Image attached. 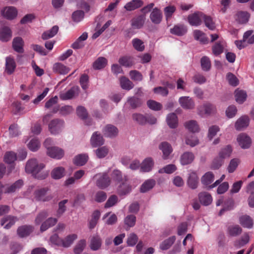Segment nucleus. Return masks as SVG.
<instances>
[{"mask_svg":"<svg viewBox=\"0 0 254 254\" xmlns=\"http://www.w3.org/2000/svg\"><path fill=\"white\" fill-rule=\"evenodd\" d=\"M132 44L133 48L138 51L142 52L144 50L143 42L138 38L133 39Z\"/></svg>","mask_w":254,"mask_h":254,"instance_id":"nucleus-62","label":"nucleus"},{"mask_svg":"<svg viewBox=\"0 0 254 254\" xmlns=\"http://www.w3.org/2000/svg\"><path fill=\"white\" fill-rule=\"evenodd\" d=\"M226 232L228 236L236 237L242 233L243 229L239 225H231L228 227Z\"/></svg>","mask_w":254,"mask_h":254,"instance_id":"nucleus-12","label":"nucleus"},{"mask_svg":"<svg viewBox=\"0 0 254 254\" xmlns=\"http://www.w3.org/2000/svg\"><path fill=\"white\" fill-rule=\"evenodd\" d=\"M142 4V2L140 0H132L125 5V8L128 11H131L140 7Z\"/></svg>","mask_w":254,"mask_h":254,"instance_id":"nucleus-47","label":"nucleus"},{"mask_svg":"<svg viewBox=\"0 0 254 254\" xmlns=\"http://www.w3.org/2000/svg\"><path fill=\"white\" fill-rule=\"evenodd\" d=\"M250 241V236L248 233H245L240 239L236 240L234 242V246L237 248H240L247 244Z\"/></svg>","mask_w":254,"mask_h":254,"instance_id":"nucleus-37","label":"nucleus"},{"mask_svg":"<svg viewBox=\"0 0 254 254\" xmlns=\"http://www.w3.org/2000/svg\"><path fill=\"white\" fill-rule=\"evenodd\" d=\"M90 143L93 147L102 146L104 143L103 136L98 131L94 132L91 137Z\"/></svg>","mask_w":254,"mask_h":254,"instance_id":"nucleus-9","label":"nucleus"},{"mask_svg":"<svg viewBox=\"0 0 254 254\" xmlns=\"http://www.w3.org/2000/svg\"><path fill=\"white\" fill-rule=\"evenodd\" d=\"M194 159V154L190 152H185L180 158V162L182 165H186L191 163Z\"/></svg>","mask_w":254,"mask_h":254,"instance_id":"nucleus-24","label":"nucleus"},{"mask_svg":"<svg viewBox=\"0 0 254 254\" xmlns=\"http://www.w3.org/2000/svg\"><path fill=\"white\" fill-rule=\"evenodd\" d=\"M109 151V148L104 146L97 148L95 151V152L97 157L101 159L105 157L108 155Z\"/></svg>","mask_w":254,"mask_h":254,"instance_id":"nucleus-54","label":"nucleus"},{"mask_svg":"<svg viewBox=\"0 0 254 254\" xmlns=\"http://www.w3.org/2000/svg\"><path fill=\"white\" fill-rule=\"evenodd\" d=\"M59 31V27L57 25L54 26L51 29L44 32L42 35V38L43 40H47L53 37L56 35Z\"/></svg>","mask_w":254,"mask_h":254,"instance_id":"nucleus-42","label":"nucleus"},{"mask_svg":"<svg viewBox=\"0 0 254 254\" xmlns=\"http://www.w3.org/2000/svg\"><path fill=\"white\" fill-rule=\"evenodd\" d=\"M159 148L162 152V157L164 159H168L169 156L173 151V148L171 144L166 141L161 142L159 145Z\"/></svg>","mask_w":254,"mask_h":254,"instance_id":"nucleus-13","label":"nucleus"},{"mask_svg":"<svg viewBox=\"0 0 254 254\" xmlns=\"http://www.w3.org/2000/svg\"><path fill=\"white\" fill-rule=\"evenodd\" d=\"M86 245V241L84 239L79 240L76 244L73 249L74 253L75 254H80L84 250Z\"/></svg>","mask_w":254,"mask_h":254,"instance_id":"nucleus-57","label":"nucleus"},{"mask_svg":"<svg viewBox=\"0 0 254 254\" xmlns=\"http://www.w3.org/2000/svg\"><path fill=\"white\" fill-rule=\"evenodd\" d=\"M16 63L14 59L11 56L7 57L5 58V71L8 74H11L16 68Z\"/></svg>","mask_w":254,"mask_h":254,"instance_id":"nucleus-17","label":"nucleus"},{"mask_svg":"<svg viewBox=\"0 0 254 254\" xmlns=\"http://www.w3.org/2000/svg\"><path fill=\"white\" fill-rule=\"evenodd\" d=\"M94 178L96 179V185L99 189H104L110 184V179L106 173L96 174Z\"/></svg>","mask_w":254,"mask_h":254,"instance_id":"nucleus-4","label":"nucleus"},{"mask_svg":"<svg viewBox=\"0 0 254 254\" xmlns=\"http://www.w3.org/2000/svg\"><path fill=\"white\" fill-rule=\"evenodd\" d=\"M180 106L184 109L191 110L194 108L195 103L193 100L189 96H182L179 99Z\"/></svg>","mask_w":254,"mask_h":254,"instance_id":"nucleus-7","label":"nucleus"},{"mask_svg":"<svg viewBox=\"0 0 254 254\" xmlns=\"http://www.w3.org/2000/svg\"><path fill=\"white\" fill-rule=\"evenodd\" d=\"M24 42L21 37H17L13 39L12 47L13 49L17 52L22 53L24 52L23 48Z\"/></svg>","mask_w":254,"mask_h":254,"instance_id":"nucleus-27","label":"nucleus"},{"mask_svg":"<svg viewBox=\"0 0 254 254\" xmlns=\"http://www.w3.org/2000/svg\"><path fill=\"white\" fill-rule=\"evenodd\" d=\"M49 190L48 188H41L36 189L33 193L34 199L38 201L47 202L50 201L53 196L51 195H47Z\"/></svg>","mask_w":254,"mask_h":254,"instance_id":"nucleus-3","label":"nucleus"},{"mask_svg":"<svg viewBox=\"0 0 254 254\" xmlns=\"http://www.w3.org/2000/svg\"><path fill=\"white\" fill-rule=\"evenodd\" d=\"M88 156L85 154H79L76 156L73 160L74 163L78 166H82L87 161Z\"/></svg>","mask_w":254,"mask_h":254,"instance_id":"nucleus-51","label":"nucleus"},{"mask_svg":"<svg viewBox=\"0 0 254 254\" xmlns=\"http://www.w3.org/2000/svg\"><path fill=\"white\" fill-rule=\"evenodd\" d=\"M88 37L86 32H84L71 45L74 49H81L84 46L83 41L86 40Z\"/></svg>","mask_w":254,"mask_h":254,"instance_id":"nucleus-32","label":"nucleus"},{"mask_svg":"<svg viewBox=\"0 0 254 254\" xmlns=\"http://www.w3.org/2000/svg\"><path fill=\"white\" fill-rule=\"evenodd\" d=\"M33 228L31 226H22L19 227L17 230L18 235L21 238L26 237L33 231Z\"/></svg>","mask_w":254,"mask_h":254,"instance_id":"nucleus-33","label":"nucleus"},{"mask_svg":"<svg viewBox=\"0 0 254 254\" xmlns=\"http://www.w3.org/2000/svg\"><path fill=\"white\" fill-rule=\"evenodd\" d=\"M45 167L44 164L39 163L36 159L28 160L25 166V171L28 173L32 174L35 178L44 179L48 175L47 171H43Z\"/></svg>","mask_w":254,"mask_h":254,"instance_id":"nucleus-1","label":"nucleus"},{"mask_svg":"<svg viewBox=\"0 0 254 254\" xmlns=\"http://www.w3.org/2000/svg\"><path fill=\"white\" fill-rule=\"evenodd\" d=\"M153 164L152 159L147 158L142 162L140 170L144 172H149L152 169Z\"/></svg>","mask_w":254,"mask_h":254,"instance_id":"nucleus-38","label":"nucleus"},{"mask_svg":"<svg viewBox=\"0 0 254 254\" xmlns=\"http://www.w3.org/2000/svg\"><path fill=\"white\" fill-rule=\"evenodd\" d=\"M107 60L104 57L98 58L93 64V67L95 69H101L105 67Z\"/></svg>","mask_w":254,"mask_h":254,"instance_id":"nucleus-49","label":"nucleus"},{"mask_svg":"<svg viewBox=\"0 0 254 254\" xmlns=\"http://www.w3.org/2000/svg\"><path fill=\"white\" fill-rule=\"evenodd\" d=\"M239 145L243 149L250 147L252 141L250 137L245 133H241L237 137Z\"/></svg>","mask_w":254,"mask_h":254,"instance_id":"nucleus-14","label":"nucleus"},{"mask_svg":"<svg viewBox=\"0 0 254 254\" xmlns=\"http://www.w3.org/2000/svg\"><path fill=\"white\" fill-rule=\"evenodd\" d=\"M166 121L170 128H174L177 127L178 118L176 114L170 113L168 114L166 118Z\"/></svg>","mask_w":254,"mask_h":254,"instance_id":"nucleus-39","label":"nucleus"},{"mask_svg":"<svg viewBox=\"0 0 254 254\" xmlns=\"http://www.w3.org/2000/svg\"><path fill=\"white\" fill-rule=\"evenodd\" d=\"M104 135L110 138L115 137L118 135L119 130L114 125L109 124L106 125L102 130Z\"/></svg>","mask_w":254,"mask_h":254,"instance_id":"nucleus-8","label":"nucleus"},{"mask_svg":"<svg viewBox=\"0 0 254 254\" xmlns=\"http://www.w3.org/2000/svg\"><path fill=\"white\" fill-rule=\"evenodd\" d=\"M145 17L143 15H140L132 21V26L135 28H140L144 24Z\"/></svg>","mask_w":254,"mask_h":254,"instance_id":"nucleus-58","label":"nucleus"},{"mask_svg":"<svg viewBox=\"0 0 254 254\" xmlns=\"http://www.w3.org/2000/svg\"><path fill=\"white\" fill-rule=\"evenodd\" d=\"M78 94V89L76 87H72L67 91L60 93L59 96L63 100H66L72 99Z\"/></svg>","mask_w":254,"mask_h":254,"instance_id":"nucleus-20","label":"nucleus"},{"mask_svg":"<svg viewBox=\"0 0 254 254\" xmlns=\"http://www.w3.org/2000/svg\"><path fill=\"white\" fill-rule=\"evenodd\" d=\"M133 120L139 125L146 124L145 116L140 113H134L132 115Z\"/></svg>","mask_w":254,"mask_h":254,"instance_id":"nucleus-60","label":"nucleus"},{"mask_svg":"<svg viewBox=\"0 0 254 254\" xmlns=\"http://www.w3.org/2000/svg\"><path fill=\"white\" fill-rule=\"evenodd\" d=\"M120 85L123 89L127 90H129L134 87L133 83L128 78L125 76L120 78Z\"/></svg>","mask_w":254,"mask_h":254,"instance_id":"nucleus-43","label":"nucleus"},{"mask_svg":"<svg viewBox=\"0 0 254 254\" xmlns=\"http://www.w3.org/2000/svg\"><path fill=\"white\" fill-rule=\"evenodd\" d=\"M231 152V147L229 145H227V146L221 149V150L219 153L218 156H219L223 160H224V159L230 157Z\"/></svg>","mask_w":254,"mask_h":254,"instance_id":"nucleus-63","label":"nucleus"},{"mask_svg":"<svg viewBox=\"0 0 254 254\" xmlns=\"http://www.w3.org/2000/svg\"><path fill=\"white\" fill-rule=\"evenodd\" d=\"M249 124V119L248 116H244L239 118L235 123V127L236 130H241L246 128Z\"/></svg>","mask_w":254,"mask_h":254,"instance_id":"nucleus-21","label":"nucleus"},{"mask_svg":"<svg viewBox=\"0 0 254 254\" xmlns=\"http://www.w3.org/2000/svg\"><path fill=\"white\" fill-rule=\"evenodd\" d=\"M111 178L113 181L118 183L127 182L128 180L126 175H123L121 171L117 169L113 171Z\"/></svg>","mask_w":254,"mask_h":254,"instance_id":"nucleus-19","label":"nucleus"},{"mask_svg":"<svg viewBox=\"0 0 254 254\" xmlns=\"http://www.w3.org/2000/svg\"><path fill=\"white\" fill-rule=\"evenodd\" d=\"M136 217L132 214L127 216L124 219L125 228L128 229L133 227L135 224Z\"/></svg>","mask_w":254,"mask_h":254,"instance_id":"nucleus-52","label":"nucleus"},{"mask_svg":"<svg viewBox=\"0 0 254 254\" xmlns=\"http://www.w3.org/2000/svg\"><path fill=\"white\" fill-rule=\"evenodd\" d=\"M250 14L247 11H238L236 15V20L240 23H246L249 20Z\"/></svg>","mask_w":254,"mask_h":254,"instance_id":"nucleus-40","label":"nucleus"},{"mask_svg":"<svg viewBox=\"0 0 254 254\" xmlns=\"http://www.w3.org/2000/svg\"><path fill=\"white\" fill-rule=\"evenodd\" d=\"M198 113L200 115H209L214 113L216 111V108L210 104H206L200 106L198 108Z\"/></svg>","mask_w":254,"mask_h":254,"instance_id":"nucleus-16","label":"nucleus"},{"mask_svg":"<svg viewBox=\"0 0 254 254\" xmlns=\"http://www.w3.org/2000/svg\"><path fill=\"white\" fill-rule=\"evenodd\" d=\"M58 222V220L56 218L50 217L43 222L40 227V231L44 232L48 228L54 226Z\"/></svg>","mask_w":254,"mask_h":254,"instance_id":"nucleus-31","label":"nucleus"},{"mask_svg":"<svg viewBox=\"0 0 254 254\" xmlns=\"http://www.w3.org/2000/svg\"><path fill=\"white\" fill-rule=\"evenodd\" d=\"M127 103L131 108L134 109L141 106L142 101L138 98L131 97L127 99Z\"/></svg>","mask_w":254,"mask_h":254,"instance_id":"nucleus-50","label":"nucleus"},{"mask_svg":"<svg viewBox=\"0 0 254 254\" xmlns=\"http://www.w3.org/2000/svg\"><path fill=\"white\" fill-rule=\"evenodd\" d=\"M214 180V175L212 172H207L201 178V184L208 189V186Z\"/></svg>","mask_w":254,"mask_h":254,"instance_id":"nucleus-23","label":"nucleus"},{"mask_svg":"<svg viewBox=\"0 0 254 254\" xmlns=\"http://www.w3.org/2000/svg\"><path fill=\"white\" fill-rule=\"evenodd\" d=\"M185 127L190 131L192 132L199 131V127L197 122L194 120H190L185 123Z\"/></svg>","mask_w":254,"mask_h":254,"instance_id":"nucleus-53","label":"nucleus"},{"mask_svg":"<svg viewBox=\"0 0 254 254\" xmlns=\"http://www.w3.org/2000/svg\"><path fill=\"white\" fill-rule=\"evenodd\" d=\"M203 16L204 14L201 12H194L189 15L188 22L191 26H198L201 24Z\"/></svg>","mask_w":254,"mask_h":254,"instance_id":"nucleus-6","label":"nucleus"},{"mask_svg":"<svg viewBox=\"0 0 254 254\" xmlns=\"http://www.w3.org/2000/svg\"><path fill=\"white\" fill-rule=\"evenodd\" d=\"M1 13L7 19L11 20L16 17L17 11L14 7L8 6L1 10Z\"/></svg>","mask_w":254,"mask_h":254,"instance_id":"nucleus-15","label":"nucleus"},{"mask_svg":"<svg viewBox=\"0 0 254 254\" xmlns=\"http://www.w3.org/2000/svg\"><path fill=\"white\" fill-rule=\"evenodd\" d=\"M11 37V31L8 27H4L0 29V40L6 42Z\"/></svg>","mask_w":254,"mask_h":254,"instance_id":"nucleus-34","label":"nucleus"},{"mask_svg":"<svg viewBox=\"0 0 254 254\" xmlns=\"http://www.w3.org/2000/svg\"><path fill=\"white\" fill-rule=\"evenodd\" d=\"M64 125V122L63 120L58 119H54L49 124V129L51 133L56 134L61 131Z\"/></svg>","mask_w":254,"mask_h":254,"instance_id":"nucleus-5","label":"nucleus"},{"mask_svg":"<svg viewBox=\"0 0 254 254\" xmlns=\"http://www.w3.org/2000/svg\"><path fill=\"white\" fill-rule=\"evenodd\" d=\"M23 181L21 180L16 181L14 183L7 187L5 193H13L18 190L23 186Z\"/></svg>","mask_w":254,"mask_h":254,"instance_id":"nucleus-46","label":"nucleus"},{"mask_svg":"<svg viewBox=\"0 0 254 254\" xmlns=\"http://www.w3.org/2000/svg\"><path fill=\"white\" fill-rule=\"evenodd\" d=\"M235 97L236 102L242 104L246 100L247 95L246 91L237 89L235 91Z\"/></svg>","mask_w":254,"mask_h":254,"instance_id":"nucleus-44","label":"nucleus"},{"mask_svg":"<svg viewBox=\"0 0 254 254\" xmlns=\"http://www.w3.org/2000/svg\"><path fill=\"white\" fill-rule=\"evenodd\" d=\"M51 138H47L44 142V145L47 149V154L52 158L60 159L64 155V150L57 146H51L53 144Z\"/></svg>","mask_w":254,"mask_h":254,"instance_id":"nucleus-2","label":"nucleus"},{"mask_svg":"<svg viewBox=\"0 0 254 254\" xmlns=\"http://www.w3.org/2000/svg\"><path fill=\"white\" fill-rule=\"evenodd\" d=\"M131 190V187L126 182L121 183L117 189V192L120 195H125L129 193Z\"/></svg>","mask_w":254,"mask_h":254,"instance_id":"nucleus-25","label":"nucleus"},{"mask_svg":"<svg viewBox=\"0 0 254 254\" xmlns=\"http://www.w3.org/2000/svg\"><path fill=\"white\" fill-rule=\"evenodd\" d=\"M119 63L123 66L130 67L134 64V62L131 57L125 56L119 59Z\"/></svg>","mask_w":254,"mask_h":254,"instance_id":"nucleus-56","label":"nucleus"},{"mask_svg":"<svg viewBox=\"0 0 254 254\" xmlns=\"http://www.w3.org/2000/svg\"><path fill=\"white\" fill-rule=\"evenodd\" d=\"M39 141L36 138L32 139L28 144L29 149L32 151H37L40 147Z\"/></svg>","mask_w":254,"mask_h":254,"instance_id":"nucleus-64","label":"nucleus"},{"mask_svg":"<svg viewBox=\"0 0 254 254\" xmlns=\"http://www.w3.org/2000/svg\"><path fill=\"white\" fill-rule=\"evenodd\" d=\"M200 202L204 205H208L211 203L212 198L210 193L207 192H202L198 194Z\"/></svg>","mask_w":254,"mask_h":254,"instance_id":"nucleus-29","label":"nucleus"},{"mask_svg":"<svg viewBox=\"0 0 254 254\" xmlns=\"http://www.w3.org/2000/svg\"><path fill=\"white\" fill-rule=\"evenodd\" d=\"M150 18L154 23L159 24L160 23L162 18V15L160 10L156 7L154 8L150 14Z\"/></svg>","mask_w":254,"mask_h":254,"instance_id":"nucleus-30","label":"nucleus"},{"mask_svg":"<svg viewBox=\"0 0 254 254\" xmlns=\"http://www.w3.org/2000/svg\"><path fill=\"white\" fill-rule=\"evenodd\" d=\"M77 238V235L75 234H69L62 239V246L64 248L69 247Z\"/></svg>","mask_w":254,"mask_h":254,"instance_id":"nucleus-35","label":"nucleus"},{"mask_svg":"<svg viewBox=\"0 0 254 254\" xmlns=\"http://www.w3.org/2000/svg\"><path fill=\"white\" fill-rule=\"evenodd\" d=\"M53 70L54 72L56 73L61 74H65L69 72L70 69L62 63H57L54 64Z\"/></svg>","mask_w":254,"mask_h":254,"instance_id":"nucleus-28","label":"nucleus"},{"mask_svg":"<svg viewBox=\"0 0 254 254\" xmlns=\"http://www.w3.org/2000/svg\"><path fill=\"white\" fill-rule=\"evenodd\" d=\"M102 244L101 237L98 235H95L90 240L89 247L91 250L96 251L101 249Z\"/></svg>","mask_w":254,"mask_h":254,"instance_id":"nucleus-10","label":"nucleus"},{"mask_svg":"<svg viewBox=\"0 0 254 254\" xmlns=\"http://www.w3.org/2000/svg\"><path fill=\"white\" fill-rule=\"evenodd\" d=\"M51 175L54 179H60L65 175V169L63 167H56L52 171Z\"/></svg>","mask_w":254,"mask_h":254,"instance_id":"nucleus-36","label":"nucleus"},{"mask_svg":"<svg viewBox=\"0 0 254 254\" xmlns=\"http://www.w3.org/2000/svg\"><path fill=\"white\" fill-rule=\"evenodd\" d=\"M100 216V212L98 211H95L92 215L91 220H90L88 224V227L90 229H93L97 225L98 220Z\"/></svg>","mask_w":254,"mask_h":254,"instance_id":"nucleus-48","label":"nucleus"},{"mask_svg":"<svg viewBox=\"0 0 254 254\" xmlns=\"http://www.w3.org/2000/svg\"><path fill=\"white\" fill-rule=\"evenodd\" d=\"M176 240L175 236H172L164 241L160 245V249L162 250H168L170 248Z\"/></svg>","mask_w":254,"mask_h":254,"instance_id":"nucleus-55","label":"nucleus"},{"mask_svg":"<svg viewBox=\"0 0 254 254\" xmlns=\"http://www.w3.org/2000/svg\"><path fill=\"white\" fill-rule=\"evenodd\" d=\"M188 31L187 27L184 24H178L170 29V33L172 34L181 36L185 35Z\"/></svg>","mask_w":254,"mask_h":254,"instance_id":"nucleus-18","label":"nucleus"},{"mask_svg":"<svg viewBox=\"0 0 254 254\" xmlns=\"http://www.w3.org/2000/svg\"><path fill=\"white\" fill-rule=\"evenodd\" d=\"M253 30H249L244 33L243 40L235 41V44L239 49H242V48H244L247 46L246 43L247 40L249 36H251L252 34H253Z\"/></svg>","mask_w":254,"mask_h":254,"instance_id":"nucleus-41","label":"nucleus"},{"mask_svg":"<svg viewBox=\"0 0 254 254\" xmlns=\"http://www.w3.org/2000/svg\"><path fill=\"white\" fill-rule=\"evenodd\" d=\"M147 105L149 109L154 111H159L162 108L161 103L153 100H148L147 102Z\"/></svg>","mask_w":254,"mask_h":254,"instance_id":"nucleus-61","label":"nucleus"},{"mask_svg":"<svg viewBox=\"0 0 254 254\" xmlns=\"http://www.w3.org/2000/svg\"><path fill=\"white\" fill-rule=\"evenodd\" d=\"M198 183L199 179L196 173L194 171L190 172L187 180L188 186L191 189H195L198 186Z\"/></svg>","mask_w":254,"mask_h":254,"instance_id":"nucleus-11","label":"nucleus"},{"mask_svg":"<svg viewBox=\"0 0 254 254\" xmlns=\"http://www.w3.org/2000/svg\"><path fill=\"white\" fill-rule=\"evenodd\" d=\"M16 220L17 218L16 217L11 216H7L3 218L1 220L0 223L1 225L3 226L5 229H8L15 224Z\"/></svg>","mask_w":254,"mask_h":254,"instance_id":"nucleus-26","label":"nucleus"},{"mask_svg":"<svg viewBox=\"0 0 254 254\" xmlns=\"http://www.w3.org/2000/svg\"><path fill=\"white\" fill-rule=\"evenodd\" d=\"M239 222L244 228L251 229L253 226V220L248 215H244L239 218Z\"/></svg>","mask_w":254,"mask_h":254,"instance_id":"nucleus-22","label":"nucleus"},{"mask_svg":"<svg viewBox=\"0 0 254 254\" xmlns=\"http://www.w3.org/2000/svg\"><path fill=\"white\" fill-rule=\"evenodd\" d=\"M16 155L12 151H9L5 153L4 156V161L7 164L13 163L16 160Z\"/></svg>","mask_w":254,"mask_h":254,"instance_id":"nucleus-59","label":"nucleus"},{"mask_svg":"<svg viewBox=\"0 0 254 254\" xmlns=\"http://www.w3.org/2000/svg\"><path fill=\"white\" fill-rule=\"evenodd\" d=\"M155 184V181L153 180L146 181L140 187V191L145 193L152 189Z\"/></svg>","mask_w":254,"mask_h":254,"instance_id":"nucleus-45","label":"nucleus"}]
</instances>
